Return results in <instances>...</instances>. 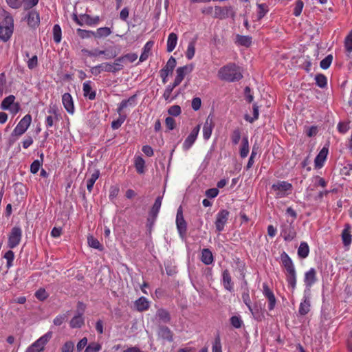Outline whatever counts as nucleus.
<instances>
[{"instance_id":"obj_42","label":"nucleus","mask_w":352,"mask_h":352,"mask_svg":"<svg viewBox=\"0 0 352 352\" xmlns=\"http://www.w3.org/2000/svg\"><path fill=\"white\" fill-rule=\"evenodd\" d=\"M15 97L13 95H10L5 98L1 102V109L8 110L14 104Z\"/></svg>"},{"instance_id":"obj_19","label":"nucleus","mask_w":352,"mask_h":352,"mask_svg":"<svg viewBox=\"0 0 352 352\" xmlns=\"http://www.w3.org/2000/svg\"><path fill=\"white\" fill-rule=\"evenodd\" d=\"M62 102L66 111L72 114L74 112V106L72 96L69 93L64 94L62 96Z\"/></svg>"},{"instance_id":"obj_24","label":"nucleus","mask_w":352,"mask_h":352,"mask_svg":"<svg viewBox=\"0 0 352 352\" xmlns=\"http://www.w3.org/2000/svg\"><path fill=\"white\" fill-rule=\"evenodd\" d=\"M91 84V82L90 80L83 83V95L85 97H88L89 100H94L96 98V91H92Z\"/></svg>"},{"instance_id":"obj_14","label":"nucleus","mask_w":352,"mask_h":352,"mask_svg":"<svg viewBox=\"0 0 352 352\" xmlns=\"http://www.w3.org/2000/svg\"><path fill=\"white\" fill-rule=\"evenodd\" d=\"M157 336L160 338L168 342L173 341V331L165 325L160 324L158 326Z\"/></svg>"},{"instance_id":"obj_62","label":"nucleus","mask_w":352,"mask_h":352,"mask_svg":"<svg viewBox=\"0 0 352 352\" xmlns=\"http://www.w3.org/2000/svg\"><path fill=\"white\" fill-rule=\"evenodd\" d=\"M168 114L177 116L181 113V107L179 105L171 106L168 110Z\"/></svg>"},{"instance_id":"obj_36","label":"nucleus","mask_w":352,"mask_h":352,"mask_svg":"<svg viewBox=\"0 0 352 352\" xmlns=\"http://www.w3.org/2000/svg\"><path fill=\"white\" fill-rule=\"evenodd\" d=\"M309 252V245L306 242H301L298 250V255L302 258L308 256Z\"/></svg>"},{"instance_id":"obj_9","label":"nucleus","mask_w":352,"mask_h":352,"mask_svg":"<svg viewBox=\"0 0 352 352\" xmlns=\"http://www.w3.org/2000/svg\"><path fill=\"white\" fill-rule=\"evenodd\" d=\"M175 66L176 60L174 57L171 56L167 61L166 66L160 70V76L164 83L166 82L168 76L173 73Z\"/></svg>"},{"instance_id":"obj_3","label":"nucleus","mask_w":352,"mask_h":352,"mask_svg":"<svg viewBox=\"0 0 352 352\" xmlns=\"http://www.w3.org/2000/svg\"><path fill=\"white\" fill-rule=\"evenodd\" d=\"M14 31V19L8 18L0 21V40L7 42L11 38Z\"/></svg>"},{"instance_id":"obj_8","label":"nucleus","mask_w":352,"mask_h":352,"mask_svg":"<svg viewBox=\"0 0 352 352\" xmlns=\"http://www.w3.org/2000/svg\"><path fill=\"white\" fill-rule=\"evenodd\" d=\"M176 224L180 236L184 238L186 233L187 225L184 218L181 206L178 208L177 212Z\"/></svg>"},{"instance_id":"obj_35","label":"nucleus","mask_w":352,"mask_h":352,"mask_svg":"<svg viewBox=\"0 0 352 352\" xmlns=\"http://www.w3.org/2000/svg\"><path fill=\"white\" fill-rule=\"evenodd\" d=\"M153 46V41H148L144 48L143 52L140 57V61L143 62L145 60H146L148 57V54L151 50L152 47Z\"/></svg>"},{"instance_id":"obj_54","label":"nucleus","mask_w":352,"mask_h":352,"mask_svg":"<svg viewBox=\"0 0 352 352\" xmlns=\"http://www.w3.org/2000/svg\"><path fill=\"white\" fill-rule=\"evenodd\" d=\"M258 118V107L256 104H253V117H250L248 115H245V119L250 123L257 120Z\"/></svg>"},{"instance_id":"obj_25","label":"nucleus","mask_w":352,"mask_h":352,"mask_svg":"<svg viewBox=\"0 0 352 352\" xmlns=\"http://www.w3.org/2000/svg\"><path fill=\"white\" fill-rule=\"evenodd\" d=\"M162 197H157L150 211V215L153 216L152 223L155 222L162 205Z\"/></svg>"},{"instance_id":"obj_21","label":"nucleus","mask_w":352,"mask_h":352,"mask_svg":"<svg viewBox=\"0 0 352 352\" xmlns=\"http://www.w3.org/2000/svg\"><path fill=\"white\" fill-rule=\"evenodd\" d=\"M82 52L86 54H87L89 56H97L98 55H101V54H104L106 56V58L108 59V58H115L116 56H117V53L116 52H108L105 50H96L94 52H92V51H90V50H86V49H83L82 50Z\"/></svg>"},{"instance_id":"obj_45","label":"nucleus","mask_w":352,"mask_h":352,"mask_svg":"<svg viewBox=\"0 0 352 352\" xmlns=\"http://www.w3.org/2000/svg\"><path fill=\"white\" fill-rule=\"evenodd\" d=\"M316 85L320 87L324 88L327 86V77L322 74H318L315 77Z\"/></svg>"},{"instance_id":"obj_13","label":"nucleus","mask_w":352,"mask_h":352,"mask_svg":"<svg viewBox=\"0 0 352 352\" xmlns=\"http://www.w3.org/2000/svg\"><path fill=\"white\" fill-rule=\"evenodd\" d=\"M200 130V124L196 126L190 132L189 135L185 140L183 144V148L185 151L188 150L195 142Z\"/></svg>"},{"instance_id":"obj_49","label":"nucleus","mask_w":352,"mask_h":352,"mask_svg":"<svg viewBox=\"0 0 352 352\" xmlns=\"http://www.w3.org/2000/svg\"><path fill=\"white\" fill-rule=\"evenodd\" d=\"M195 52V41H192L188 43L187 51L186 52V56L188 60L193 58Z\"/></svg>"},{"instance_id":"obj_44","label":"nucleus","mask_w":352,"mask_h":352,"mask_svg":"<svg viewBox=\"0 0 352 352\" xmlns=\"http://www.w3.org/2000/svg\"><path fill=\"white\" fill-rule=\"evenodd\" d=\"M120 65L118 63H102V67H103V72H112L116 73L118 72V69L116 66Z\"/></svg>"},{"instance_id":"obj_38","label":"nucleus","mask_w":352,"mask_h":352,"mask_svg":"<svg viewBox=\"0 0 352 352\" xmlns=\"http://www.w3.org/2000/svg\"><path fill=\"white\" fill-rule=\"evenodd\" d=\"M111 34V30L109 28L104 27L97 29L96 32H94V36L95 38H102L108 36Z\"/></svg>"},{"instance_id":"obj_26","label":"nucleus","mask_w":352,"mask_h":352,"mask_svg":"<svg viewBox=\"0 0 352 352\" xmlns=\"http://www.w3.org/2000/svg\"><path fill=\"white\" fill-rule=\"evenodd\" d=\"M327 154L328 148L323 147L315 158L314 162L316 167L320 168L322 166L323 163L327 158Z\"/></svg>"},{"instance_id":"obj_60","label":"nucleus","mask_w":352,"mask_h":352,"mask_svg":"<svg viewBox=\"0 0 352 352\" xmlns=\"http://www.w3.org/2000/svg\"><path fill=\"white\" fill-rule=\"evenodd\" d=\"M35 296L40 300H45L48 297V294L45 289L41 288L35 293Z\"/></svg>"},{"instance_id":"obj_22","label":"nucleus","mask_w":352,"mask_h":352,"mask_svg":"<svg viewBox=\"0 0 352 352\" xmlns=\"http://www.w3.org/2000/svg\"><path fill=\"white\" fill-rule=\"evenodd\" d=\"M213 126L214 124L212 120L208 117L203 127V136L205 140H208L210 138Z\"/></svg>"},{"instance_id":"obj_1","label":"nucleus","mask_w":352,"mask_h":352,"mask_svg":"<svg viewBox=\"0 0 352 352\" xmlns=\"http://www.w3.org/2000/svg\"><path fill=\"white\" fill-rule=\"evenodd\" d=\"M219 77L223 80L234 82L241 80L243 75L239 67L235 64H230L219 69Z\"/></svg>"},{"instance_id":"obj_20","label":"nucleus","mask_w":352,"mask_h":352,"mask_svg":"<svg viewBox=\"0 0 352 352\" xmlns=\"http://www.w3.org/2000/svg\"><path fill=\"white\" fill-rule=\"evenodd\" d=\"M263 294L268 299L269 303H268V308L270 310H272L276 305V298L275 296L272 292V290L270 289V287L266 285H263Z\"/></svg>"},{"instance_id":"obj_28","label":"nucleus","mask_w":352,"mask_h":352,"mask_svg":"<svg viewBox=\"0 0 352 352\" xmlns=\"http://www.w3.org/2000/svg\"><path fill=\"white\" fill-rule=\"evenodd\" d=\"M242 299H243V302L246 305L248 309L250 311V312L254 316V318H256V319H258L260 316H257L256 314L254 311L253 309L252 308L251 300H250L248 289H246L245 291L243 292V293L242 294Z\"/></svg>"},{"instance_id":"obj_33","label":"nucleus","mask_w":352,"mask_h":352,"mask_svg":"<svg viewBox=\"0 0 352 352\" xmlns=\"http://www.w3.org/2000/svg\"><path fill=\"white\" fill-rule=\"evenodd\" d=\"M192 65H191L178 67L176 70L177 76L183 80L187 74L192 72Z\"/></svg>"},{"instance_id":"obj_10","label":"nucleus","mask_w":352,"mask_h":352,"mask_svg":"<svg viewBox=\"0 0 352 352\" xmlns=\"http://www.w3.org/2000/svg\"><path fill=\"white\" fill-rule=\"evenodd\" d=\"M230 212L227 210H221L217 214L215 227L218 232H221L226 223Z\"/></svg>"},{"instance_id":"obj_40","label":"nucleus","mask_w":352,"mask_h":352,"mask_svg":"<svg viewBox=\"0 0 352 352\" xmlns=\"http://www.w3.org/2000/svg\"><path fill=\"white\" fill-rule=\"evenodd\" d=\"M249 153V143L248 137H243L242 140V146L240 149V155L242 158L248 156Z\"/></svg>"},{"instance_id":"obj_41","label":"nucleus","mask_w":352,"mask_h":352,"mask_svg":"<svg viewBox=\"0 0 352 352\" xmlns=\"http://www.w3.org/2000/svg\"><path fill=\"white\" fill-rule=\"evenodd\" d=\"M100 173L98 170H96L91 176L89 179H88L87 182V188L89 192H91L93 189V186L96 182V181L99 177Z\"/></svg>"},{"instance_id":"obj_51","label":"nucleus","mask_w":352,"mask_h":352,"mask_svg":"<svg viewBox=\"0 0 352 352\" xmlns=\"http://www.w3.org/2000/svg\"><path fill=\"white\" fill-rule=\"evenodd\" d=\"M89 245L93 248L98 249L99 250H102V246L100 243L99 241L95 239L94 236H90L87 238Z\"/></svg>"},{"instance_id":"obj_17","label":"nucleus","mask_w":352,"mask_h":352,"mask_svg":"<svg viewBox=\"0 0 352 352\" xmlns=\"http://www.w3.org/2000/svg\"><path fill=\"white\" fill-rule=\"evenodd\" d=\"M52 336V332H47L44 336H41L39 339H38L35 342H34L31 346L35 347L37 351H42L44 349L45 345L48 342V341L51 339Z\"/></svg>"},{"instance_id":"obj_23","label":"nucleus","mask_w":352,"mask_h":352,"mask_svg":"<svg viewBox=\"0 0 352 352\" xmlns=\"http://www.w3.org/2000/svg\"><path fill=\"white\" fill-rule=\"evenodd\" d=\"M350 230L351 226L349 224H346L344 229L342 230V239L344 246H349L351 243L352 236Z\"/></svg>"},{"instance_id":"obj_56","label":"nucleus","mask_w":352,"mask_h":352,"mask_svg":"<svg viewBox=\"0 0 352 352\" xmlns=\"http://www.w3.org/2000/svg\"><path fill=\"white\" fill-rule=\"evenodd\" d=\"M344 47L348 53H351L352 52V30L345 38Z\"/></svg>"},{"instance_id":"obj_58","label":"nucleus","mask_w":352,"mask_h":352,"mask_svg":"<svg viewBox=\"0 0 352 352\" xmlns=\"http://www.w3.org/2000/svg\"><path fill=\"white\" fill-rule=\"evenodd\" d=\"M304 6V3L301 0H297L296 1L295 7L294 9V14L296 16H298L300 15L302 8Z\"/></svg>"},{"instance_id":"obj_61","label":"nucleus","mask_w":352,"mask_h":352,"mask_svg":"<svg viewBox=\"0 0 352 352\" xmlns=\"http://www.w3.org/2000/svg\"><path fill=\"white\" fill-rule=\"evenodd\" d=\"M232 142L234 144H237L241 139V131L239 129H234L231 135Z\"/></svg>"},{"instance_id":"obj_34","label":"nucleus","mask_w":352,"mask_h":352,"mask_svg":"<svg viewBox=\"0 0 352 352\" xmlns=\"http://www.w3.org/2000/svg\"><path fill=\"white\" fill-rule=\"evenodd\" d=\"M99 16H96L92 18L90 15L84 14L80 15V21H82V25L84 23L88 25H92L97 24L99 21Z\"/></svg>"},{"instance_id":"obj_6","label":"nucleus","mask_w":352,"mask_h":352,"mask_svg":"<svg viewBox=\"0 0 352 352\" xmlns=\"http://www.w3.org/2000/svg\"><path fill=\"white\" fill-rule=\"evenodd\" d=\"M272 188L276 192V196L278 197H283L287 195V191H291L292 185L285 181H278L274 184Z\"/></svg>"},{"instance_id":"obj_32","label":"nucleus","mask_w":352,"mask_h":352,"mask_svg":"<svg viewBox=\"0 0 352 352\" xmlns=\"http://www.w3.org/2000/svg\"><path fill=\"white\" fill-rule=\"evenodd\" d=\"M177 42V36L175 33H170L167 40V52H171L175 48Z\"/></svg>"},{"instance_id":"obj_39","label":"nucleus","mask_w":352,"mask_h":352,"mask_svg":"<svg viewBox=\"0 0 352 352\" xmlns=\"http://www.w3.org/2000/svg\"><path fill=\"white\" fill-rule=\"evenodd\" d=\"M310 311V302L305 298V300L300 302L298 312L301 316H305Z\"/></svg>"},{"instance_id":"obj_27","label":"nucleus","mask_w":352,"mask_h":352,"mask_svg":"<svg viewBox=\"0 0 352 352\" xmlns=\"http://www.w3.org/2000/svg\"><path fill=\"white\" fill-rule=\"evenodd\" d=\"M136 98H137V95L134 94L132 96H131L130 98H129L127 100H123L120 102V104L117 109V111L119 113V115H120L122 111L124 109L126 108L129 106L134 105L135 102Z\"/></svg>"},{"instance_id":"obj_64","label":"nucleus","mask_w":352,"mask_h":352,"mask_svg":"<svg viewBox=\"0 0 352 352\" xmlns=\"http://www.w3.org/2000/svg\"><path fill=\"white\" fill-rule=\"evenodd\" d=\"M212 352H221V344L219 336L214 340V342L212 346Z\"/></svg>"},{"instance_id":"obj_31","label":"nucleus","mask_w":352,"mask_h":352,"mask_svg":"<svg viewBox=\"0 0 352 352\" xmlns=\"http://www.w3.org/2000/svg\"><path fill=\"white\" fill-rule=\"evenodd\" d=\"M201 260L205 265H210L212 263L213 256L209 249L205 248L202 250Z\"/></svg>"},{"instance_id":"obj_4","label":"nucleus","mask_w":352,"mask_h":352,"mask_svg":"<svg viewBox=\"0 0 352 352\" xmlns=\"http://www.w3.org/2000/svg\"><path fill=\"white\" fill-rule=\"evenodd\" d=\"M22 230L19 227H13L8 236V247L10 249L16 248L20 243Z\"/></svg>"},{"instance_id":"obj_47","label":"nucleus","mask_w":352,"mask_h":352,"mask_svg":"<svg viewBox=\"0 0 352 352\" xmlns=\"http://www.w3.org/2000/svg\"><path fill=\"white\" fill-rule=\"evenodd\" d=\"M53 38L55 43H58L61 41V28L59 25L56 24L53 28Z\"/></svg>"},{"instance_id":"obj_5","label":"nucleus","mask_w":352,"mask_h":352,"mask_svg":"<svg viewBox=\"0 0 352 352\" xmlns=\"http://www.w3.org/2000/svg\"><path fill=\"white\" fill-rule=\"evenodd\" d=\"M32 122V116L30 114L25 115L18 123L12 131V136H21L28 129Z\"/></svg>"},{"instance_id":"obj_37","label":"nucleus","mask_w":352,"mask_h":352,"mask_svg":"<svg viewBox=\"0 0 352 352\" xmlns=\"http://www.w3.org/2000/svg\"><path fill=\"white\" fill-rule=\"evenodd\" d=\"M223 281L225 288L229 291L232 289V284L230 274L228 270H226L223 272Z\"/></svg>"},{"instance_id":"obj_46","label":"nucleus","mask_w":352,"mask_h":352,"mask_svg":"<svg viewBox=\"0 0 352 352\" xmlns=\"http://www.w3.org/2000/svg\"><path fill=\"white\" fill-rule=\"evenodd\" d=\"M237 42L241 45L249 47L252 43V37L249 36L237 35Z\"/></svg>"},{"instance_id":"obj_50","label":"nucleus","mask_w":352,"mask_h":352,"mask_svg":"<svg viewBox=\"0 0 352 352\" xmlns=\"http://www.w3.org/2000/svg\"><path fill=\"white\" fill-rule=\"evenodd\" d=\"M40 157H41V161H39L38 160H34L30 166V171L33 174L36 173L40 168L41 164H42L43 160V153L41 154Z\"/></svg>"},{"instance_id":"obj_16","label":"nucleus","mask_w":352,"mask_h":352,"mask_svg":"<svg viewBox=\"0 0 352 352\" xmlns=\"http://www.w3.org/2000/svg\"><path fill=\"white\" fill-rule=\"evenodd\" d=\"M28 25L32 28H36L40 23L39 14L36 10H31L25 17Z\"/></svg>"},{"instance_id":"obj_52","label":"nucleus","mask_w":352,"mask_h":352,"mask_svg":"<svg viewBox=\"0 0 352 352\" xmlns=\"http://www.w3.org/2000/svg\"><path fill=\"white\" fill-rule=\"evenodd\" d=\"M333 60V56L331 54H329L324 59L320 61V66L323 69H328Z\"/></svg>"},{"instance_id":"obj_30","label":"nucleus","mask_w":352,"mask_h":352,"mask_svg":"<svg viewBox=\"0 0 352 352\" xmlns=\"http://www.w3.org/2000/svg\"><path fill=\"white\" fill-rule=\"evenodd\" d=\"M156 316L159 318L160 321L164 323H168L171 320L170 313L163 308H160L157 311Z\"/></svg>"},{"instance_id":"obj_63","label":"nucleus","mask_w":352,"mask_h":352,"mask_svg":"<svg viewBox=\"0 0 352 352\" xmlns=\"http://www.w3.org/2000/svg\"><path fill=\"white\" fill-rule=\"evenodd\" d=\"M74 344L72 341L66 342L61 349L62 352H73Z\"/></svg>"},{"instance_id":"obj_53","label":"nucleus","mask_w":352,"mask_h":352,"mask_svg":"<svg viewBox=\"0 0 352 352\" xmlns=\"http://www.w3.org/2000/svg\"><path fill=\"white\" fill-rule=\"evenodd\" d=\"M101 349V345L95 342H92L86 347L85 352H99Z\"/></svg>"},{"instance_id":"obj_7","label":"nucleus","mask_w":352,"mask_h":352,"mask_svg":"<svg viewBox=\"0 0 352 352\" xmlns=\"http://www.w3.org/2000/svg\"><path fill=\"white\" fill-rule=\"evenodd\" d=\"M296 232L292 222L288 221L281 226V235L285 241H292L296 236Z\"/></svg>"},{"instance_id":"obj_2","label":"nucleus","mask_w":352,"mask_h":352,"mask_svg":"<svg viewBox=\"0 0 352 352\" xmlns=\"http://www.w3.org/2000/svg\"><path fill=\"white\" fill-rule=\"evenodd\" d=\"M280 259L283 265L287 271V280L292 289H294L296 285V274L293 262L289 255L285 252L280 254Z\"/></svg>"},{"instance_id":"obj_55","label":"nucleus","mask_w":352,"mask_h":352,"mask_svg":"<svg viewBox=\"0 0 352 352\" xmlns=\"http://www.w3.org/2000/svg\"><path fill=\"white\" fill-rule=\"evenodd\" d=\"M126 116L122 115L120 113L119 118L116 120H113L111 123V127L113 129H118L121 126L124 120H126Z\"/></svg>"},{"instance_id":"obj_57","label":"nucleus","mask_w":352,"mask_h":352,"mask_svg":"<svg viewBox=\"0 0 352 352\" xmlns=\"http://www.w3.org/2000/svg\"><path fill=\"white\" fill-rule=\"evenodd\" d=\"M231 324L236 329L241 328L243 324V320L239 316H234L230 318Z\"/></svg>"},{"instance_id":"obj_48","label":"nucleus","mask_w":352,"mask_h":352,"mask_svg":"<svg viewBox=\"0 0 352 352\" xmlns=\"http://www.w3.org/2000/svg\"><path fill=\"white\" fill-rule=\"evenodd\" d=\"M144 164L145 162L142 157H136L135 160V166L138 173L142 174L144 172Z\"/></svg>"},{"instance_id":"obj_43","label":"nucleus","mask_w":352,"mask_h":352,"mask_svg":"<svg viewBox=\"0 0 352 352\" xmlns=\"http://www.w3.org/2000/svg\"><path fill=\"white\" fill-rule=\"evenodd\" d=\"M258 14L256 21H260L268 12L267 6L265 3H257Z\"/></svg>"},{"instance_id":"obj_11","label":"nucleus","mask_w":352,"mask_h":352,"mask_svg":"<svg viewBox=\"0 0 352 352\" xmlns=\"http://www.w3.org/2000/svg\"><path fill=\"white\" fill-rule=\"evenodd\" d=\"M231 16L232 18L234 16V13L232 10L231 7H225L221 8L219 6H216L214 10V18L218 19H226Z\"/></svg>"},{"instance_id":"obj_29","label":"nucleus","mask_w":352,"mask_h":352,"mask_svg":"<svg viewBox=\"0 0 352 352\" xmlns=\"http://www.w3.org/2000/svg\"><path fill=\"white\" fill-rule=\"evenodd\" d=\"M135 306L139 311L147 310L149 307V302L144 297H140L135 301Z\"/></svg>"},{"instance_id":"obj_18","label":"nucleus","mask_w":352,"mask_h":352,"mask_svg":"<svg viewBox=\"0 0 352 352\" xmlns=\"http://www.w3.org/2000/svg\"><path fill=\"white\" fill-rule=\"evenodd\" d=\"M317 280L316 271L314 268H311L305 274V284L306 287L309 289Z\"/></svg>"},{"instance_id":"obj_12","label":"nucleus","mask_w":352,"mask_h":352,"mask_svg":"<svg viewBox=\"0 0 352 352\" xmlns=\"http://www.w3.org/2000/svg\"><path fill=\"white\" fill-rule=\"evenodd\" d=\"M82 306V309L78 311V314L71 320L70 321V327L72 328H80L84 324V318L82 317V314L85 308V305L78 302V307Z\"/></svg>"},{"instance_id":"obj_15","label":"nucleus","mask_w":352,"mask_h":352,"mask_svg":"<svg viewBox=\"0 0 352 352\" xmlns=\"http://www.w3.org/2000/svg\"><path fill=\"white\" fill-rule=\"evenodd\" d=\"M48 113L50 115L47 116L45 120L47 129L53 126L54 124L59 120L58 116H60L58 109L55 107H51Z\"/></svg>"},{"instance_id":"obj_59","label":"nucleus","mask_w":352,"mask_h":352,"mask_svg":"<svg viewBox=\"0 0 352 352\" xmlns=\"http://www.w3.org/2000/svg\"><path fill=\"white\" fill-rule=\"evenodd\" d=\"M77 34L81 38H90L94 36V32L82 29H77Z\"/></svg>"}]
</instances>
